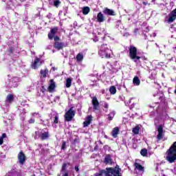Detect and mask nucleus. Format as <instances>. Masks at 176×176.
I'll use <instances>...</instances> for the list:
<instances>
[{
	"label": "nucleus",
	"mask_w": 176,
	"mask_h": 176,
	"mask_svg": "<svg viewBox=\"0 0 176 176\" xmlns=\"http://www.w3.org/2000/svg\"><path fill=\"white\" fill-rule=\"evenodd\" d=\"M108 120L111 121L112 119H113V116H111V114L108 115Z\"/></svg>",
	"instance_id": "39"
},
{
	"label": "nucleus",
	"mask_w": 176,
	"mask_h": 176,
	"mask_svg": "<svg viewBox=\"0 0 176 176\" xmlns=\"http://www.w3.org/2000/svg\"><path fill=\"white\" fill-rule=\"evenodd\" d=\"M135 170H138V171H144V168L138 162H135L134 164Z\"/></svg>",
	"instance_id": "20"
},
{
	"label": "nucleus",
	"mask_w": 176,
	"mask_h": 176,
	"mask_svg": "<svg viewBox=\"0 0 176 176\" xmlns=\"http://www.w3.org/2000/svg\"><path fill=\"white\" fill-rule=\"evenodd\" d=\"M140 155L143 157L148 156V149L146 148H142L140 151Z\"/></svg>",
	"instance_id": "27"
},
{
	"label": "nucleus",
	"mask_w": 176,
	"mask_h": 176,
	"mask_svg": "<svg viewBox=\"0 0 176 176\" xmlns=\"http://www.w3.org/2000/svg\"><path fill=\"white\" fill-rule=\"evenodd\" d=\"M110 173H112L111 170H109V168H106V173L104 175L106 176H112V175H110Z\"/></svg>",
	"instance_id": "34"
},
{
	"label": "nucleus",
	"mask_w": 176,
	"mask_h": 176,
	"mask_svg": "<svg viewBox=\"0 0 176 176\" xmlns=\"http://www.w3.org/2000/svg\"><path fill=\"white\" fill-rule=\"evenodd\" d=\"M60 3H61V2H60V0H55L54 1V6H55V8H58V6H60Z\"/></svg>",
	"instance_id": "32"
},
{
	"label": "nucleus",
	"mask_w": 176,
	"mask_h": 176,
	"mask_svg": "<svg viewBox=\"0 0 176 176\" xmlns=\"http://www.w3.org/2000/svg\"><path fill=\"white\" fill-rule=\"evenodd\" d=\"M53 71H56V67H52Z\"/></svg>",
	"instance_id": "52"
},
{
	"label": "nucleus",
	"mask_w": 176,
	"mask_h": 176,
	"mask_svg": "<svg viewBox=\"0 0 176 176\" xmlns=\"http://www.w3.org/2000/svg\"><path fill=\"white\" fill-rule=\"evenodd\" d=\"M58 123V116H55V119L54 120V124H57Z\"/></svg>",
	"instance_id": "37"
},
{
	"label": "nucleus",
	"mask_w": 176,
	"mask_h": 176,
	"mask_svg": "<svg viewBox=\"0 0 176 176\" xmlns=\"http://www.w3.org/2000/svg\"><path fill=\"white\" fill-rule=\"evenodd\" d=\"M42 65V63L41 62V58H36L33 64L32 65V68L34 69H38V67H41Z\"/></svg>",
	"instance_id": "12"
},
{
	"label": "nucleus",
	"mask_w": 176,
	"mask_h": 176,
	"mask_svg": "<svg viewBox=\"0 0 176 176\" xmlns=\"http://www.w3.org/2000/svg\"><path fill=\"white\" fill-rule=\"evenodd\" d=\"M109 171H111L110 172V174H111V175L122 176V173H120V172L122 171V168L119 167V165H116L115 168H109Z\"/></svg>",
	"instance_id": "5"
},
{
	"label": "nucleus",
	"mask_w": 176,
	"mask_h": 176,
	"mask_svg": "<svg viewBox=\"0 0 176 176\" xmlns=\"http://www.w3.org/2000/svg\"><path fill=\"white\" fill-rule=\"evenodd\" d=\"M27 157H25V155L23 153V163H24V162H25V159Z\"/></svg>",
	"instance_id": "43"
},
{
	"label": "nucleus",
	"mask_w": 176,
	"mask_h": 176,
	"mask_svg": "<svg viewBox=\"0 0 176 176\" xmlns=\"http://www.w3.org/2000/svg\"><path fill=\"white\" fill-rule=\"evenodd\" d=\"M133 83L135 86H140L141 85V80L138 76H135L133 79Z\"/></svg>",
	"instance_id": "23"
},
{
	"label": "nucleus",
	"mask_w": 176,
	"mask_h": 176,
	"mask_svg": "<svg viewBox=\"0 0 176 176\" xmlns=\"http://www.w3.org/2000/svg\"><path fill=\"white\" fill-rule=\"evenodd\" d=\"M50 135H49V131L46 132H41L39 138L41 140V141H45V140H47Z\"/></svg>",
	"instance_id": "17"
},
{
	"label": "nucleus",
	"mask_w": 176,
	"mask_h": 176,
	"mask_svg": "<svg viewBox=\"0 0 176 176\" xmlns=\"http://www.w3.org/2000/svg\"><path fill=\"white\" fill-rule=\"evenodd\" d=\"M144 60H148V58H144Z\"/></svg>",
	"instance_id": "54"
},
{
	"label": "nucleus",
	"mask_w": 176,
	"mask_h": 176,
	"mask_svg": "<svg viewBox=\"0 0 176 176\" xmlns=\"http://www.w3.org/2000/svg\"><path fill=\"white\" fill-rule=\"evenodd\" d=\"M119 135V127L116 126L111 131V135L113 138H117Z\"/></svg>",
	"instance_id": "18"
},
{
	"label": "nucleus",
	"mask_w": 176,
	"mask_h": 176,
	"mask_svg": "<svg viewBox=\"0 0 176 176\" xmlns=\"http://www.w3.org/2000/svg\"><path fill=\"white\" fill-rule=\"evenodd\" d=\"M16 80H17V78H14L13 80L10 81V87H17V86H19V84L16 82Z\"/></svg>",
	"instance_id": "21"
},
{
	"label": "nucleus",
	"mask_w": 176,
	"mask_h": 176,
	"mask_svg": "<svg viewBox=\"0 0 176 176\" xmlns=\"http://www.w3.org/2000/svg\"><path fill=\"white\" fill-rule=\"evenodd\" d=\"M40 74L41 78H46L49 74V69H47V68L45 69L44 70L41 69Z\"/></svg>",
	"instance_id": "22"
},
{
	"label": "nucleus",
	"mask_w": 176,
	"mask_h": 176,
	"mask_svg": "<svg viewBox=\"0 0 176 176\" xmlns=\"http://www.w3.org/2000/svg\"><path fill=\"white\" fill-rule=\"evenodd\" d=\"M16 0H6L7 9H11L12 10H14L16 8Z\"/></svg>",
	"instance_id": "8"
},
{
	"label": "nucleus",
	"mask_w": 176,
	"mask_h": 176,
	"mask_svg": "<svg viewBox=\"0 0 176 176\" xmlns=\"http://www.w3.org/2000/svg\"><path fill=\"white\" fill-rule=\"evenodd\" d=\"M174 93H175V94H176V89H175V90Z\"/></svg>",
	"instance_id": "53"
},
{
	"label": "nucleus",
	"mask_w": 176,
	"mask_h": 176,
	"mask_svg": "<svg viewBox=\"0 0 176 176\" xmlns=\"http://www.w3.org/2000/svg\"><path fill=\"white\" fill-rule=\"evenodd\" d=\"M107 173V170L102 169L99 171L98 173H95L94 176H102L103 174H105Z\"/></svg>",
	"instance_id": "30"
},
{
	"label": "nucleus",
	"mask_w": 176,
	"mask_h": 176,
	"mask_svg": "<svg viewBox=\"0 0 176 176\" xmlns=\"http://www.w3.org/2000/svg\"><path fill=\"white\" fill-rule=\"evenodd\" d=\"M20 1V2H23V1L22 0H19Z\"/></svg>",
	"instance_id": "55"
},
{
	"label": "nucleus",
	"mask_w": 176,
	"mask_h": 176,
	"mask_svg": "<svg viewBox=\"0 0 176 176\" xmlns=\"http://www.w3.org/2000/svg\"><path fill=\"white\" fill-rule=\"evenodd\" d=\"M2 144H3V140L2 138H0V145H2Z\"/></svg>",
	"instance_id": "47"
},
{
	"label": "nucleus",
	"mask_w": 176,
	"mask_h": 176,
	"mask_svg": "<svg viewBox=\"0 0 176 176\" xmlns=\"http://www.w3.org/2000/svg\"><path fill=\"white\" fill-rule=\"evenodd\" d=\"M159 100H161V101H163V100H164V96H160V98H159Z\"/></svg>",
	"instance_id": "48"
},
{
	"label": "nucleus",
	"mask_w": 176,
	"mask_h": 176,
	"mask_svg": "<svg viewBox=\"0 0 176 176\" xmlns=\"http://www.w3.org/2000/svg\"><path fill=\"white\" fill-rule=\"evenodd\" d=\"M18 159L19 160V164H23V151H20V153L18 155Z\"/></svg>",
	"instance_id": "29"
},
{
	"label": "nucleus",
	"mask_w": 176,
	"mask_h": 176,
	"mask_svg": "<svg viewBox=\"0 0 176 176\" xmlns=\"http://www.w3.org/2000/svg\"><path fill=\"white\" fill-rule=\"evenodd\" d=\"M104 163H105V164H112V158L111 157V155L108 154L106 155Z\"/></svg>",
	"instance_id": "19"
},
{
	"label": "nucleus",
	"mask_w": 176,
	"mask_h": 176,
	"mask_svg": "<svg viewBox=\"0 0 176 176\" xmlns=\"http://www.w3.org/2000/svg\"><path fill=\"white\" fill-rule=\"evenodd\" d=\"M91 122H93V116L92 115L87 116L85 121L83 122V126L87 127L88 126H90V124H91Z\"/></svg>",
	"instance_id": "10"
},
{
	"label": "nucleus",
	"mask_w": 176,
	"mask_h": 176,
	"mask_svg": "<svg viewBox=\"0 0 176 176\" xmlns=\"http://www.w3.org/2000/svg\"><path fill=\"white\" fill-rule=\"evenodd\" d=\"M92 105L94 107V111H98V108H100V102H98V99H97V97L94 96L92 98Z\"/></svg>",
	"instance_id": "9"
},
{
	"label": "nucleus",
	"mask_w": 176,
	"mask_h": 176,
	"mask_svg": "<svg viewBox=\"0 0 176 176\" xmlns=\"http://www.w3.org/2000/svg\"><path fill=\"white\" fill-rule=\"evenodd\" d=\"M58 32V27H54L50 30V31L48 32L47 37L50 41H60V38L58 36L56 35Z\"/></svg>",
	"instance_id": "2"
},
{
	"label": "nucleus",
	"mask_w": 176,
	"mask_h": 176,
	"mask_svg": "<svg viewBox=\"0 0 176 176\" xmlns=\"http://www.w3.org/2000/svg\"><path fill=\"white\" fill-rule=\"evenodd\" d=\"M40 91H41V93H43V94H45V93L46 92V88H45V86H42L40 88Z\"/></svg>",
	"instance_id": "36"
},
{
	"label": "nucleus",
	"mask_w": 176,
	"mask_h": 176,
	"mask_svg": "<svg viewBox=\"0 0 176 176\" xmlns=\"http://www.w3.org/2000/svg\"><path fill=\"white\" fill-rule=\"evenodd\" d=\"M74 144H76V142H79V138H76L74 140Z\"/></svg>",
	"instance_id": "42"
},
{
	"label": "nucleus",
	"mask_w": 176,
	"mask_h": 176,
	"mask_svg": "<svg viewBox=\"0 0 176 176\" xmlns=\"http://www.w3.org/2000/svg\"><path fill=\"white\" fill-rule=\"evenodd\" d=\"M74 168H75V170H76V171L78 173V171H79V166H76L75 167H74Z\"/></svg>",
	"instance_id": "46"
},
{
	"label": "nucleus",
	"mask_w": 176,
	"mask_h": 176,
	"mask_svg": "<svg viewBox=\"0 0 176 176\" xmlns=\"http://www.w3.org/2000/svg\"><path fill=\"white\" fill-rule=\"evenodd\" d=\"M129 57L131 60H133L135 63H137L138 60L141 59V56L137 55V47L133 45L129 47Z\"/></svg>",
	"instance_id": "3"
},
{
	"label": "nucleus",
	"mask_w": 176,
	"mask_h": 176,
	"mask_svg": "<svg viewBox=\"0 0 176 176\" xmlns=\"http://www.w3.org/2000/svg\"><path fill=\"white\" fill-rule=\"evenodd\" d=\"M140 129L141 128H140L139 126H136L134 128H133L132 133H133V134L137 135L140 134Z\"/></svg>",
	"instance_id": "25"
},
{
	"label": "nucleus",
	"mask_w": 176,
	"mask_h": 176,
	"mask_svg": "<svg viewBox=\"0 0 176 176\" xmlns=\"http://www.w3.org/2000/svg\"><path fill=\"white\" fill-rule=\"evenodd\" d=\"M104 108H105L106 109H108L109 108V105L107 103H105L104 105Z\"/></svg>",
	"instance_id": "45"
},
{
	"label": "nucleus",
	"mask_w": 176,
	"mask_h": 176,
	"mask_svg": "<svg viewBox=\"0 0 176 176\" xmlns=\"http://www.w3.org/2000/svg\"><path fill=\"white\" fill-rule=\"evenodd\" d=\"M54 47L56 50H63L65 47V43L60 42V40H54Z\"/></svg>",
	"instance_id": "7"
},
{
	"label": "nucleus",
	"mask_w": 176,
	"mask_h": 176,
	"mask_svg": "<svg viewBox=\"0 0 176 176\" xmlns=\"http://www.w3.org/2000/svg\"><path fill=\"white\" fill-rule=\"evenodd\" d=\"M97 22L98 23H104L105 21V16H104V14L102 12H100L97 14Z\"/></svg>",
	"instance_id": "13"
},
{
	"label": "nucleus",
	"mask_w": 176,
	"mask_h": 176,
	"mask_svg": "<svg viewBox=\"0 0 176 176\" xmlns=\"http://www.w3.org/2000/svg\"><path fill=\"white\" fill-rule=\"evenodd\" d=\"M106 45L102 44L100 47V50L99 52H101V49H102V50H105V52H107V47H106Z\"/></svg>",
	"instance_id": "35"
},
{
	"label": "nucleus",
	"mask_w": 176,
	"mask_h": 176,
	"mask_svg": "<svg viewBox=\"0 0 176 176\" xmlns=\"http://www.w3.org/2000/svg\"><path fill=\"white\" fill-rule=\"evenodd\" d=\"M142 4H143L144 6H146V5H148V3L146 2V1H143V2H142Z\"/></svg>",
	"instance_id": "49"
},
{
	"label": "nucleus",
	"mask_w": 176,
	"mask_h": 176,
	"mask_svg": "<svg viewBox=\"0 0 176 176\" xmlns=\"http://www.w3.org/2000/svg\"><path fill=\"white\" fill-rule=\"evenodd\" d=\"M1 138H2V140H3V138H6V133H3Z\"/></svg>",
	"instance_id": "44"
},
{
	"label": "nucleus",
	"mask_w": 176,
	"mask_h": 176,
	"mask_svg": "<svg viewBox=\"0 0 176 176\" xmlns=\"http://www.w3.org/2000/svg\"><path fill=\"white\" fill-rule=\"evenodd\" d=\"M67 164H68V166H69V165H70V164H69V163H67Z\"/></svg>",
	"instance_id": "56"
},
{
	"label": "nucleus",
	"mask_w": 176,
	"mask_h": 176,
	"mask_svg": "<svg viewBox=\"0 0 176 176\" xmlns=\"http://www.w3.org/2000/svg\"><path fill=\"white\" fill-rule=\"evenodd\" d=\"M72 83V78H68L66 80V87L69 88L71 87V85Z\"/></svg>",
	"instance_id": "28"
},
{
	"label": "nucleus",
	"mask_w": 176,
	"mask_h": 176,
	"mask_svg": "<svg viewBox=\"0 0 176 176\" xmlns=\"http://www.w3.org/2000/svg\"><path fill=\"white\" fill-rule=\"evenodd\" d=\"M109 92L113 95L116 94V87H115V86L110 87Z\"/></svg>",
	"instance_id": "31"
},
{
	"label": "nucleus",
	"mask_w": 176,
	"mask_h": 176,
	"mask_svg": "<svg viewBox=\"0 0 176 176\" xmlns=\"http://www.w3.org/2000/svg\"><path fill=\"white\" fill-rule=\"evenodd\" d=\"M14 100V96L13 94H8L6 99V104L9 105Z\"/></svg>",
	"instance_id": "16"
},
{
	"label": "nucleus",
	"mask_w": 176,
	"mask_h": 176,
	"mask_svg": "<svg viewBox=\"0 0 176 176\" xmlns=\"http://www.w3.org/2000/svg\"><path fill=\"white\" fill-rule=\"evenodd\" d=\"M63 176H68V172H65V174L63 175Z\"/></svg>",
	"instance_id": "50"
},
{
	"label": "nucleus",
	"mask_w": 176,
	"mask_h": 176,
	"mask_svg": "<svg viewBox=\"0 0 176 176\" xmlns=\"http://www.w3.org/2000/svg\"><path fill=\"white\" fill-rule=\"evenodd\" d=\"M98 53L102 58H104V57L105 58H111V54L105 52V50H102V48H101V51H99Z\"/></svg>",
	"instance_id": "14"
},
{
	"label": "nucleus",
	"mask_w": 176,
	"mask_h": 176,
	"mask_svg": "<svg viewBox=\"0 0 176 176\" xmlns=\"http://www.w3.org/2000/svg\"><path fill=\"white\" fill-rule=\"evenodd\" d=\"M102 13H104V14H107V16H116V12H115L113 10H111L108 8H105L102 11Z\"/></svg>",
	"instance_id": "11"
},
{
	"label": "nucleus",
	"mask_w": 176,
	"mask_h": 176,
	"mask_svg": "<svg viewBox=\"0 0 176 176\" xmlns=\"http://www.w3.org/2000/svg\"><path fill=\"white\" fill-rule=\"evenodd\" d=\"M29 123H30V124H32L33 123H35V120H34V119H32V118L30 119V120H29Z\"/></svg>",
	"instance_id": "38"
},
{
	"label": "nucleus",
	"mask_w": 176,
	"mask_h": 176,
	"mask_svg": "<svg viewBox=\"0 0 176 176\" xmlns=\"http://www.w3.org/2000/svg\"><path fill=\"white\" fill-rule=\"evenodd\" d=\"M65 142H63L61 149H65Z\"/></svg>",
	"instance_id": "41"
},
{
	"label": "nucleus",
	"mask_w": 176,
	"mask_h": 176,
	"mask_svg": "<svg viewBox=\"0 0 176 176\" xmlns=\"http://www.w3.org/2000/svg\"><path fill=\"white\" fill-rule=\"evenodd\" d=\"M0 157H2L3 159H5V157H6V155H4V154L2 153H0Z\"/></svg>",
	"instance_id": "40"
},
{
	"label": "nucleus",
	"mask_w": 176,
	"mask_h": 176,
	"mask_svg": "<svg viewBox=\"0 0 176 176\" xmlns=\"http://www.w3.org/2000/svg\"><path fill=\"white\" fill-rule=\"evenodd\" d=\"M36 115H38V113H34L32 114V116H35Z\"/></svg>",
	"instance_id": "51"
},
{
	"label": "nucleus",
	"mask_w": 176,
	"mask_h": 176,
	"mask_svg": "<svg viewBox=\"0 0 176 176\" xmlns=\"http://www.w3.org/2000/svg\"><path fill=\"white\" fill-rule=\"evenodd\" d=\"M166 160L168 163H175L176 161V142H174L170 148L166 151Z\"/></svg>",
	"instance_id": "1"
},
{
	"label": "nucleus",
	"mask_w": 176,
	"mask_h": 176,
	"mask_svg": "<svg viewBox=\"0 0 176 176\" xmlns=\"http://www.w3.org/2000/svg\"><path fill=\"white\" fill-rule=\"evenodd\" d=\"M76 111L74 110V107H72L65 114V122H72V119L75 118Z\"/></svg>",
	"instance_id": "4"
},
{
	"label": "nucleus",
	"mask_w": 176,
	"mask_h": 176,
	"mask_svg": "<svg viewBox=\"0 0 176 176\" xmlns=\"http://www.w3.org/2000/svg\"><path fill=\"white\" fill-rule=\"evenodd\" d=\"M54 89H56V82H54V80H50V84L48 87V91L50 93H53L54 91Z\"/></svg>",
	"instance_id": "15"
},
{
	"label": "nucleus",
	"mask_w": 176,
	"mask_h": 176,
	"mask_svg": "<svg viewBox=\"0 0 176 176\" xmlns=\"http://www.w3.org/2000/svg\"><path fill=\"white\" fill-rule=\"evenodd\" d=\"M157 131H158V134L157 135V141H161L163 140L164 137V131H163V125L160 124L157 126Z\"/></svg>",
	"instance_id": "6"
},
{
	"label": "nucleus",
	"mask_w": 176,
	"mask_h": 176,
	"mask_svg": "<svg viewBox=\"0 0 176 176\" xmlns=\"http://www.w3.org/2000/svg\"><path fill=\"white\" fill-rule=\"evenodd\" d=\"M61 171L65 173L67 171V163H63L61 168Z\"/></svg>",
	"instance_id": "33"
},
{
	"label": "nucleus",
	"mask_w": 176,
	"mask_h": 176,
	"mask_svg": "<svg viewBox=\"0 0 176 176\" xmlns=\"http://www.w3.org/2000/svg\"><path fill=\"white\" fill-rule=\"evenodd\" d=\"M76 60L78 61V63H81V61H83V54L78 53L76 56Z\"/></svg>",
	"instance_id": "26"
},
{
	"label": "nucleus",
	"mask_w": 176,
	"mask_h": 176,
	"mask_svg": "<svg viewBox=\"0 0 176 176\" xmlns=\"http://www.w3.org/2000/svg\"><path fill=\"white\" fill-rule=\"evenodd\" d=\"M90 13V8L89 6H85L82 8V14L85 16L89 14Z\"/></svg>",
	"instance_id": "24"
}]
</instances>
